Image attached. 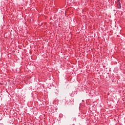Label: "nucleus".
<instances>
[{
    "instance_id": "f257e3e1",
    "label": "nucleus",
    "mask_w": 125,
    "mask_h": 125,
    "mask_svg": "<svg viewBox=\"0 0 125 125\" xmlns=\"http://www.w3.org/2000/svg\"><path fill=\"white\" fill-rule=\"evenodd\" d=\"M116 7L117 8H119V9H121V8H122V6L121 5V2H120V0H118L116 2Z\"/></svg>"
}]
</instances>
